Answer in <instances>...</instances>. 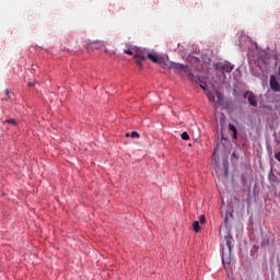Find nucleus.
Returning a JSON list of instances; mask_svg holds the SVG:
<instances>
[{"label":"nucleus","mask_w":280,"mask_h":280,"mask_svg":"<svg viewBox=\"0 0 280 280\" xmlns=\"http://www.w3.org/2000/svg\"><path fill=\"white\" fill-rule=\"evenodd\" d=\"M126 137H130V133H127Z\"/></svg>","instance_id":"b1692460"},{"label":"nucleus","mask_w":280,"mask_h":280,"mask_svg":"<svg viewBox=\"0 0 280 280\" xmlns=\"http://www.w3.org/2000/svg\"><path fill=\"white\" fill-rule=\"evenodd\" d=\"M208 100H209V102H215V95H213V94H209L208 95Z\"/></svg>","instance_id":"a211bd4d"},{"label":"nucleus","mask_w":280,"mask_h":280,"mask_svg":"<svg viewBox=\"0 0 280 280\" xmlns=\"http://www.w3.org/2000/svg\"><path fill=\"white\" fill-rule=\"evenodd\" d=\"M182 139L184 141H189V133H187V131H184L182 135H180Z\"/></svg>","instance_id":"4468645a"},{"label":"nucleus","mask_w":280,"mask_h":280,"mask_svg":"<svg viewBox=\"0 0 280 280\" xmlns=\"http://www.w3.org/2000/svg\"><path fill=\"white\" fill-rule=\"evenodd\" d=\"M229 130L233 132V138L237 139V128H235V125L229 124Z\"/></svg>","instance_id":"9b49d317"},{"label":"nucleus","mask_w":280,"mask_h":280,"mask_svg":"<svg viewBox=\"0 0 280 280\" xmlns=\"http://www.w3.org/2000/svg\"><path fill=\"white\" fill-rule=\"evenodd\" d=\"M268 178L270 183H277V175H275V172H272V170L269 172Z\"/></svg>","instance_id":"f8f14e48"},{"label":"nucleus","mask_w":280,"mask_h":280,"mask_svg":"<svg viewBox=\"0 0 280 280\" xmlns=\"http://www.w3.org/2000/svg\"><path fill=\"white\" fill-rule=\"evenodd\" d=\"M4 100H10V90H5V98Z\"/></svg>","instance_id":"aec40b11"},{"label":"nucleus","mask_w":280,"mask_h":280,"mask_svg":"<svg viewBox=\"0 0 280 280\" xmlns=\"http://www.w3.org/2000/svg\"><path fill=\"white\" fill-rule=\"evenodd\" d=\"M170 69H174L175 73H188V78L194 80V74L191 73V68L183 63L171 62Z\"/></svg>","instance_id":"f03ea898"},{"label":"nucleus","mask_w":280,"mask_h":280,"mask_svg":"<svg viewBox=\"0 0 280 280\" xmlns=\"http://www.w3.org/2000/svg\"><path fill=\"white\" fill-rule=\"evenodd\" d=\"M269 84H270L271 91H275L276 93H279L280 84H279V81H277V78H275V75L270 77Z\"/></svg>","instance_id":"39448f33"},{"label":"nucleus","mask_w":280,"mask_h":280,"mask_svg":"<svg viewBox=\"0 0 280 280\" xmlns=\"http://www.w3.org/2000/svg\"><path fill=\"white\" fill-rule=\"evenodd\" d=\"M214 69H217V71H220L222 75H225V73H231V71L235 69V66H233V63L229 61H223V62L214 63Z\"/></svg>","instance_id":"7ed1b4c3"},{"label":"nucleus","mask_w":280,"mask_h":280,"mask_svg":"<svg viewBox=\"0 0 280 280\" xmlns=\"http://www.w3.org/2000/svg\"><path fill=\"white\" fill-rule=\"evenodd\" d=\"M5 124H11L12 126H16V120L12 119H8L5 120Z\"/></svg>","instance_id":"f3484780"},{"label":"nucleus","mask_w":280,"mask_h":280,"mask_svg":"<svg viewBox=\"0 0 280 280\" xmlns=\"http://www.w3.org/2000/svg\"><path fill=\"white\" fill-rule=\"evenodd\" d=\"M275 159H277V161H279V163H280V151L275 153Z\"/></svg>","instance_id":"6ab92c4d"},{"label":"nucleus","mask_w":280,"mask_h":280,"mask_svg":"<svg viewBox=\"0 0 280 280\" xmlns=\"http://www.w3.org/2000/svg\"><path fill=\"white\" fill-rule=\"evenodd\" d=\"M225 244L229 248V253H231V250H233V236L231 235L225 236Z\"/></svg>","instance_id":"0eeeda50"},{"label":"nucleus","mask_w":280,"mask_h":280,"mask_svg":"<svg viewBox=\"0 0 280 280\" xmlns=\"http://www.w3.org/2000/svg\"><path fill=\"white\" fill-rule=\"evenodd\" d=\"M91 46L94 47V49H102V47H104V42L96 40L93 42Z\"/></svg>","instance_id":"9d476101"},{"label":"nucleus","mask_w":280,"mask_h":280,"mask_svg":"<svg viewBox=\"0 0 280 280\" xmlns=\"http://www.w3.org/2000/svg\"><path fill=\"white\" fill-rule=\"evenodd\" d=\"M215 97H217V102L219 106H224V95L222 94V92L217 91L215 92Z\"/></svg>","instance_id":"423d86ee"},{"label":"nucleus","mask_w":280,"mask_h":280,"mask_svg":"<svg viewBox=\"0 0 280 280\" xmlns=\"http://www.w3.org/2000/svg\"><path fill=\"white\" fill-rule=\"evenodd\" d=\"M192 229H194L195 233H198L200 231V222L195 221L192 223Z\"/></svg>","instance_id":"ddd939ff"},{"label":"nucleus","mask_w":280,"mask_h":280,"mask_svg":"<svg viewBox=\"0 0 280 280\" xmlns=\"http://www.w3.org/2000/svg\"><path fill=\"white\" fill-rule=\"evenodd\" d=\"M222 264L223 266H229L231 264V252L228 256H224V254H222Z\"/></svg>","instance_id":"1a4fd4ad"},{"label":"nucleus","mask_w":280,"mask_h":280,"mask_svg":"<svg viewBox=\"0 0 280 280\" xmlns=\"http://www.w3.org/2000/svg\"><path fill=\"white\" fill-rule=\"evenodd\" d=\"M124 54H127L128 56H133L136 63L138 65V67H143V60H145V50L137 48V47H131L128 49L124 50Z\"/></svg>","instance_id":"f257e3e1"},{"label":"nucleus","mask_w":280,"mask_h":280,"mask_svg":"<svg viewBox=\"0 0 280 280\" xmlns=\"http://www.w3.org/2000/svg\"><path fill=\"white\" fill-rule=\"evenodd\" d=\"M195 60H196V62H200V59H198V58H195Z\"/></svg>","instance_id":"5701e85b"},{"label":"nucleus","mask_w":280,"mask_h":280,"mask_svg":"<svg viewBox=\"0 0 280 280\" xmlns=\"http://www.w3.org/2000/svg\"><path fill=\"white\" fill-rule=\"evenodd\" d=\"M202 89H203V91H207V88H205V85H200Z\"/></svg>","instance_id":"4be33fe9"},{"label":"nucleus","mask_w":280,"mask_h":280,"mask_svg":"<svg viewBox=\"0 0 280 280\" xmlns=\"http://www.w3.org/2000/svg\"><path fill=\"white\" fill-rule=\"evenodd\" d=\"M147 58H149V60H151V62H155V63L160 62L159 55H156V54H148Z\"/></svg>","instance_id":"6e6552de"},{"label":"nucleus","mask_w":280,"mask_h":280,"mask_svg":"<svg viewBox=\"0 0 280 280\" xmlns=\"http://www.w3.org/2000/svg\"><path fill=\"white\" fill-rule=\"evenodd\" d=\"M199 222H200L201 224H205V223L207 222V217H205V214H201V215L199 217Z\"/></svg>","instance_id":"2eb2a0df"},{"label":"nucleus","mask_w":280,"mask_h":280,"mask_svg":"<svg viewBox=\"0 0 280 280\" xmlns=\"http://www.w3.org/2000/svg\"><path fill=\"white\" fill-rule=\"evenodd\" d=\"M245 100L248 101L249 106H254L256 108L257 106V100L255 98V93L247 91L244 94Z\"/></svg>","instance_id":"20e7f679"},{"label":"nucleus","mask_w":280,"mask_h":280,"mask_svg":"<svg viewBox=\"0 0 280 280\" xmlns=\"http://www.w3.org/2000/svg\"><path fill=\"white\" fill-rule=\"evenodd\" d=\"M35 84H36V83H34V82H30V83H28V86H35Z\"/></svg>","instance_id":"412c9836"},{"label":"nucleus","mask_w":280,"mask_h":280,"mask_svg":"<svg viewBox=\"0 0 280 280\" xmlns=\"http://www.w3.org/2000/svg\"><path fill=\"white\" fill-rule=\"evenodd\" d=\"M130 137H131V139H139V132H137V131H132L131 133H130Z\"/></svg>","instance_id":"dca6fc26"}]
</instances>
